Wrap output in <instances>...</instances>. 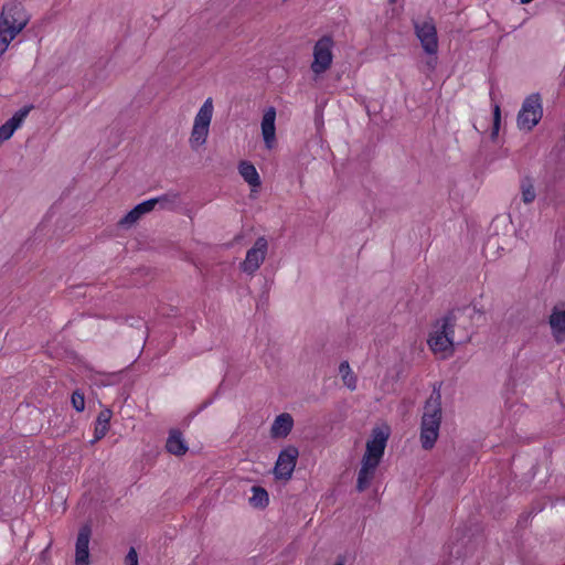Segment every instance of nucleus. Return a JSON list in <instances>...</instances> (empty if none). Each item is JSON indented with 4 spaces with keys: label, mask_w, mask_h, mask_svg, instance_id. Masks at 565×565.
<instances>
[{
    "label": "nucleus",
    "mask_w": 565,
    "mask_h": 565,
    "mask_svg": "<svg viewBox=\"0 0 565 565\" xmlns=\"http://www.w3.org/2000/svg\"><path fill=\"white\" fill-rule=\"evenodd\" d=\"M90 527L85 525L79 529L75 544V565H89Z\"/></svg>",
    "instance_id": "12"
},
{
    "label": "nucleus",
    "mask_w": 565,
    "mask_h": 565,
    "mask_svg": "<svg viewBox=\"0 0 565 565\" xmlns=\"http://www.w3.org/2000/svg\"><path fill=\"white\" fill-rule=\"evenodd\" d=\"M71 402L73 407L77 412H83L85 409V398L84 395L79 391H75L72 394Z\"/></svg>",
    "instance_id": "26"
},
{
    "label": "nucleus",
    "mask_w": 565,
    "mask_h": 565,
    "mask_svg": "<svg viewBox=\"0 0 565 565\" xmlns=\"http://www.w3.org/2000/svg\"><path fill=\"white\" fill-rule=\"evenodd\" d=\"M30 111V107L19 109L10 119L0 126V143L10 139L14 131L22 125Z\"/></svg>",
    "instance_id": "14"
},
{
    "label": "nucleus",
    "mask_w": 565,
    "mask_h": 565,
    "mask_svg": "<svg viewBox=\"0 0 565 565\" xmlns=\"http://www.w3.org/2000/svg\"><path fill=\"white\" fill-rule=\"evenodd\" d=\"M441 417V395L439 391L434 390L424 406L422 416L420 444L424 449L429 450L435 446L439 436Z\"/></svg>",
    "instance_id": "2"
},
{
    "label": "nucleus",
    "mask_w": 565,
    "mask_h": 565,
    "mask_svg": "<svg viewBox=\"0 0 565 565\" xmlns=\"http://www.w3.org/2000/svg\"><path fill=\"white\" fill-rule=\"evenodd\" d=\"M166 448L168 452L174 456H183L189 447L179 430H171L167 439Z\"/></svg>",
    "instance_id": "18"
},
{
    "label": "nucleus",
    "mask_w": 565,
    "mask_h": 565,
    "mask_svg": "<svg viewBox=\"0 0 565 565\" xmlns=\"http://www.w3.org/2000/svg\"><path fill=\"white\" fill-rule=\"evenodd\" d=\"M276 109L274 107H268L262 119L260 128L262 136L264 139V143L266 149L271 150L276 146Z\"/></svg>",
    "instance_id": "11"
},
{
    "label": "nucleus",
    "mask_w": 565,
    "mask_h": 565,
    "mask_svg": "<svg viewBox=\"0 0 565 565\" xmlns=\"http://www.w3.org/2000/svg\"><path fill=\"white\" fill-rule=\"evenodd\" d=\"M0 22L22 31L29 22V15L21 3L11 2L3 7Z\"/></svg>",
    "instance_id": "10"
},
{
    "label": "nucleus",
    "mask_w": 565,
    "mask_h": 565,
    "mask_svg": "<svg viewBox=\"0 0 565 565\" xmlns=\"http://www.w3.org/2000/svg\"><path fill=\"white\" fill-rule=\"evenodd\" d=\"M543 107L540 94L527 96L516 117V125L521 130H532L542 119Z\"/></svg>",
    "instance_id": "4"
},
{
    "label": "nucleus",
    "mask_w": 565,
    "mask_h": 565,
    "mask_svg": "<svg viewBox=\"0 0 565 565\" xmlns=\"http://www.w3.org/2000/svg\"><path fill=\"white\" fill-rule=\"evenodd\" d=\"M334 42L331 36L324 35L313 46V61L311 71L316 76L326 73L332 65Z\"/></svg>",
    "instance_id": "5"
},
{
    "label": "nucleus",
    "mask_w": 565,
    "mask_h": 565,
    "mask_svg": "<svg viewBox=\"0 0 565 565\" xmlns=\"http://www.w3.org/2000/svg\"><path fill=\"white\" fill-rule=\"evenodd\" d=\"M294 427L292 416L288 413L278 415L270 427V436L273 438L287 437Z\"/></svg>",
    "instance_id": "15"
},
{
    "label": "nucleus",
    "mask_w": 565,
    "mask_h": 565,
    "mask_svg": "<svg viewBox=\"0 0 565 565\" xmlns=\"http://www.w3.org/2000/svg\"><path fill=\"white\" fill-rule=\"evenodd\" d=\"M153 200H156V205L160 210L173 211L180 203V194L177 192H167L153 198Z\"/></svg>",
    "instance_id": "19"
},
{
    "label": "nucleus",
    "mask_w": 565,
    "mask_h": 565,
    "mask_svg": "<svg viewBox=\"0 0 565 565\" xmlns=\"http://www.w3.org/2000/svg\"><path fill=\"white\" fill-rule=\"evenodd\" d=\"M137 205L143 215L153 211L157 207L156 200H153V198L148 199Z\"/></svg>",
    "instance_id": "28"
},
{
    "label": "nucleus",
    "mask_w": 565,
    "mask_h": 565,
    "mask_svg": "<svg viewBox=\"0 0 565 565\" xmlns=\"http://www.w3.org/2000/svg\"><path fill=\"white\" fill-rule=\"evenodd\" d=\"M269 502V497L267 491L258 486H254L252 488V497L249 498V503L254 508H265Z\"/></svg>",
    "instance_id": "22"
},
{
    "label": "nucleus",
    "mask_w": 565,
    "mask_h": 565,
    "mask_svg": "<svg viewBox=\"0 0 565 565\" xmlns=\"http://www.w3.org/2000/svg\"><path fill=\"white\" fill-rule=\"evenodd\" d=\"M415 34L419 40L424 52L435 55L438 52V38L435 23L431 19L414 23Z\"/></svg>",
    "instance_id": "8"
},
{
    "label": "nucleus",
    "mask_w": 565,
    "mask_h": 565,
    "mask_svg": "<svg viewBox=\"0 0 565 565\" xmlns=\"http://www.w3.org/2000/svg\"><path fill=\"white\" fill-rule=\"evenodd\" d=\"M298 456L299 451L295 446H287L281 449L273 469L275 479L282 481L290 480L297 465Z\"/></svg>",
    "instance_id": "7"
},
{
    "label": "nucleus",
    "mask_w": 565,
    "mask_h": 565,
    "mask_svg": "<svg viewBox=\"0 0 565 565\" xmlns=\"http://www.w3.org/2000/svg\"><path fill=\"white\" fill-rule=\"evenodd\" d=\"M143 214L139 210L138 205H136L132 210H130L124 217L120 218L118 225L121 227H130L135 223H137Z\"/></svg>",
    "instance_id": "24"
},
{
    "label": "nucleus",
    "mask_w": 565,
    "mask_h": 565,
    "mask_svg": "<svg viewBox=\"0 0 565 565\" xmlns=\"http://www.w3.org/2000/svg\"><path fill=\"white\" fill-rule=\"evenodd\" d=\"M473 315L481 316V312L473 306H467L462 309H455L446 317L438 320L429 333L427 344L434 354L441 359H446L454 353V344L456 342L455 329L463 323V320ZM469 340V334L457 340L458 343Z\"/></svg>",
    "instance_id": "1"
},
{
    "label": "nucleus",
    "mask_w": 565,
    "mask_h": 565,
    "mask_svg": "<svg viewBox=\"0 0 565 565\" xmlns=\"http://www.w3.org/2000/svg\"><path fill=\"white\" fill-rule=\"evenodd\" d=\"M268 249V243L265 237H258L246 253L244 262L241 264V268L244 273L254 274L265 260Z\"/></svg>",
    "instance_id": "9"
},
{
    "label": "nucleus",
    "mask_w": 565,
    "mask_h": 565,
    "mask_svg": "<svg viewBox=\"0 0 565 565\" xmlns=\"http://www.w3.org/2000/svg\"><path fill=\"white\" fill-rule=\"evenodd\" d=\"M21 31L13 29L12 26L4 25L0 22V57L8 50L10 43Z\"/></svg>",
    "instance_id": "21"
},
{
    "label": "nucleus",
    "mask_w": 565,
    "mask_h": 565,
    "mask_svg": "<svg viewBox=\"0 0 565 565\" xmlns=\"http://www.w3.org/2000/svg\"><path fill=\"white\" fill-rule=\"evenodd\" d=\"M238 172L245 182L252 188V191H256L260 184V177L255 166L249 161H242L238 164Z\"/></svg>",
    "instance_id": "16"
},
{
    "label": "nucleus",
    "mask_w": 565,
    "mask_h": 565,
    "mask_svg": "<svg viewBox=\"0 0 565 565\" xmlns=\"http://www.w3.org/2000/svg\"><path fill=\"white\" fill-rule=\"evenodd\" d=\"M109 427V415L107 413H100L96 420L94 441L102 439L108 431Z\"/></svg>",
    "instance_id": "23"
},
{
    "label": "nucleus",
    "mask_w": 565,
    "mask_h": 565,
    "mask_svg": "<svg viewBox=\"0 0 565 565\" xmlns=\"http://www.w3.org/2000/svg\"><path fill=\"white\" fill-rule=\"evenodd\" d=\"M390 437V427L384 425L372 429L371 438L366 441V449L362 460L380 465Z\"/></svg>",
    "instance_id": "6"
},
{
    "label": "nucleus",
    "mask_w": 565,
    "mask_h": 565,
    "mask_svg": "<svg viewBox=\"0 0 565 565\" xmlns=\"http://www.w3.org/2000/svg\"><path fill=\"white\" fill-rule=\"evenodd\" d=\"M500 122H501V108L499 104H493V129H492V137L494 138L500 129Z\"/></svg>",
    "instance_id": "27"
},
{
    "label": "nucleus",
    "mask_w": 565,
    "mask_h": 565,
    "mask_svg": "<svg viewBox=\"0 0 565 565\" xmlns=\"http://www.w3.org/2000/svg\"><path fill=\"white\" fill-rule=\"evenodd\" d=\"M334 565H344L342 561H338Z\"/></svg>",
    "instance_id": "31"
},
{
    "label": "nucleus",
    "mask_w": 565,
    "mask_h": 565,
    "mask_svg": "<svg viewBox=\"0 0 565 565\" xmlns=\"http://www.w3.org/2000/svg\"><path fill=\"white\" fill-rule=\"evenodd\" d=\"M214 113V106H213V99L211 97L206 98L203 105L200 107L199 111L196 113L190 135V146L192 149L196 150L201 148L203 145H205L209 131H210V125L212 121Z\"/></svg>",
    "instance_id": "3"
},
{
    "label": "nucleus",
    "mask_w": 565,
    "mask_h": 565,
    "mask_svg": "<svg viewBox=\"0 0 565 565\" xmlns=\"http://www.w3.org/2000/svg\"><path fill=\"white\" fill-rule=\"evenodd\" d=\"M548 322L554 338L561 341L565 337V301L553 307Z\"/></svg>",
    "instance_id": "13"
},
{
    "label": "nucleus",
    "mask_w": 565,
    "mask_h": 565,
    "mask_svg": "<svg viewBox=\"0 0 565 565\" xmlns=\"http://www.w3.org/2000/svg\"><path fill=\"white\" fill-rule=\"evenodd\" d=\"M436 66H437V54L429 55V57L425 62V72L431 73L436 70Z\"/></svg>",
    "instance_id": "30"
},
{
    "label": "nucleus",
    "mask_w": 565,
    "mask_h": 565,
    "mask_svg": "<svg viewBox=\"0 0 565 565\" xmlns=\"http://www.w3.org/2000/svg\"><path fill=\"white\" fill-rule=\"evenodd\" d=\"M339 374L343 382V385L350 391H355L358 386V379L354 372L352 371L348 361H343L339 365Z\"/></svg>",
    "instance_id": "20"
},
{
    "label": "nucleus",
    "mask_w": 565,
    "mask_h": 565,
    "mask_svg": "<svg viewBox=\"0 0 565 565\" xmlns=\"http://www.w3.org/2000/svg\"><path fill=\"white\" fill-rule=\"evenodd\" d=\"M379 465L367 462L365 460L361 461V468L358 473V480H356V489L358 491L362 492L366 488H369L371 481L374 478L376 468Z\"/></svg>",
    "instance_id": "17"
},
{
    "label": "nucleus",
    "mask_w": 565,
    "mask_h": 565,
    "mask_svg": "<svg viewBox=\"0 0 565 565\" xmlns=\"http://www.w3.org/2000/svg\"><path fill=\"white\" fill-rule=\"evenodd\" d=\"M522 200L524 203H532L535 200L536 193L534 185L530 179H524L521 183Z\"/></svg>",
    "instance_id": "25"
},
{
    "label": "nucleus",
    "mask_w": 565,
    "mask_h": 565,
    "mask_svg": "<svg viewBox=\"0 0 565 565\" xmlns=\"http://www.w3.org/2000/svg\"><path fill=\"white\" fill-rule=\"evenodd\" d=\"M126 565H138V554L134 547H130L128 551L126 558H125Z\"/></svg>",
    "instance_id": "29"
}]
</instances>
